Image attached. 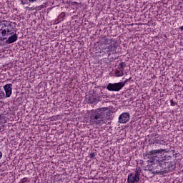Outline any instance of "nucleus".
Returning <instances> with one entry per match:
<instances>
[{"label":"nucleus","instance_id":"f257e3e1","mask_svg":"<svg viewBox=\"0 0 183 183\" xmlns=\"http://www.w3.org/2000/svg\"><path fill=\"white\" fill-rule=\"evenodd\" d=\"M101 45H104V47L101 49L102 52L107 54V56H111L114 54H118V43L114 39H108L105 36L102 37Z\"/></svg>","mask_w":183,"mask_h":183},{"label":"nucleus","instance_id":"f03ea898","mask_svg":"<svg viewBox=\"0 0 183 183\" xmlns=\"http://www.w3.org/2000/svg\"><path fill=\"white\" fill-rule=\"evenodd\" d=\"M107 108H99L93 110L90 114V122L93 125H102L105 124V112Z\"/></svg>","mask_w":183,"mask_h":183},{"label":"nucleus","instance_id":"7ed1b4c3","mask_svg":"<svg viewBox=\"0 0 183 183\" xmlns=\"http://www.w3.org/2000/svg\"><path fill=\"white\" fill-rule=\"evenodd\" d=\"M132 79V77L126 79L124 81H120L119 83H109L107 86V89L112 92H119L122 88L125 86L127 82H129Z\"/></svg>","mask_w":183,"mask_h":183},{"label":"nucleus","instance_id":"20e7f679","mask_svg":"<svg viewBox=\"0 0 183 183\" xmlns=\"http://www.w3.org/2000/svg\"><path fill=\"white\" fill-rule=\"evenodd\" d=\"M165 159L159 160L158 165L162 168L160 170V174H168V169H171V168H174V162L167 160V157H164Z\"/></svg>","mask_w":183,"mask_h":183},{"label":"nucleus","instance_id":"39448f33","mask_svg":"<svg viewBox=\"0 0 183 183\" xmlns=\"http://www.w3.org/2000/svg\"><path fill=\"white\" fill-rule=\"evenodd\" d=\"M161 152H164V149H154L148 152L146 155V157L149 159V160L147 161L148 164H155V162L159 164V161H161V159L158 157V154H161Z\"/></svg>","mask_w":183,"mask_h":183},{"label":"nucleus","instance_id":"423d86ee","mask_svg":"<svg viewBox=\"0 0 183 183\" xmlns=\"http://www.w3.org/2000/svg\"><path fill=\"white\" fill-rule=\"evenodd\" d=\"M142 169L141 167L136 168L134 172L129 173L127 177V183H138L139 182V177H141Z\"/></svg>","mask_w":183,"mask_h":183},{"label":"nucleus","instance_id":"0eeeda50","mask_svg":"<svg viewBox=\"0 0 183 183\" xmlns=\"http://www.w3.org/2000/svg\"><path fill=\"white\" fill-rule=\"evenodd\" d=\"M12 29V24L9 22L6 23V24L0 25V32L3 36L12 35L14 34Z\"/></svg>","mask_w":183,"mask_h":183},{"label":"nucleus","instance_id":"6e6552de","mask_svg":"<svg viewBox=\"0 0 183 183\" xmlns=\"http://www.w3.org/2000/svg\"><path fill=\"white\" fill-rule=\"evenodd\" d=\"M155 164L151 163L147 166L148 169H145L146 175L147 178H152L157 174H161V171L157 169V167L154 166Z\"/></svg>","mask_w":183,"mask_h":183},{"label":"nucleus","instance_id":"1a4fd4ad","mask_svg":"<svg viewBox=\"0 0 183 183\" xmlns=\"http://www.w3.org/2000/svg\"><path fill=\"white\" fill-rule=\"evenodd\" d=\"M131 119V115L128 112H124L119 117V124H127V122H129V119Z\"/></svg>","mask_w":183,"mask_h":183},{"label":"nucleus","instance_id":"9d476101","mask_svg":"<svg viewBox=\"0 0 183 183\" xmlns=\"http://www.w3.org/2000/svg\"><path fill=\"white\" fill-rule=\"evenodd\" d=\"M4 89L6 92V98L11 97V95H12V84H7L4 85Z\"/></svg>","mask_w":183,"mask_h":183},{"label":"nucleus","instance_id":"9b49d317","mask_svg":"<svg viewBox=\"0 0 183 183\" xmlns=\"http://www.w3.org/2000/svg\"><path fill=\"white\" fill-rule=\"evenodd\" d=\"M101 101V97L100 96H96V95H91L88 98V104H98Z\"/></svg>","mask_w":183,"mask_h":183},{"label":"nucleus","instance_id":"f8f14e48","mask_svg":"<svg viewBox=\"0 0 183 183\" xmlns=\"http://www.w3.org/2000/svg\"><path fill=\"white\" fill-rule=\"evenodd\" d=\"M16 41H18V34H14L6 40V44H14V42H16Z\"/></svg>","mask_w":183,"mask_h":183},{"label":"nucleus","instance_id":"ddd939ff","mask_svg":"<svg viewBox=\"0 0 183 183\" xmlns=\"http://www.w3.org/2000/svg\"><path fill=\"white\" fill-rule=\"evenodd\" d=\"M64 18H65V13L61 12L57 17L56 24H59V22H62V21H64Z\"/></svg>","mask_w":183,"mask_h":183},{"label":"nucleus","instance_id":"4468645a","mask_svg":"<svg viewBox=\"0 0 183 183\" xmlns=\"http://www.w3.org/2000/svg\"><path fill=\"white\" fill-rule=\"evenodd\" d=\"M38 0H20V2L22 5H26L29 4V2H36Z\"/></svg>","mask_w":183,"mask_h":183},{"label":"nucleus","instance_id":"2eb2a0df","mask_svg":"<svg viewBox=\"0 0 183 183\" xmlns=\"http://www.w3.org/2000/svg\"><path fill=\"white\" fill-rule=\"evenodd\" d=\"M115 76H124V72H122V71L118 70V71L115 73Z\"/></svg>","mask_w":183,"mask_h":183},{"label":"nucleus","instance_id":"dca6fc26","mask_svg":"<svg viewBox=\"0 0 183 183\" xmlns=\"http://www.w3.org/2000/svg\"><path fill=\"white\" fill-rule=\"evenodd\" d=\"M159 137H156L153 139V144H159L160 140L158 139Z\"/></svg>","mask_w":183,"mask_h":183},{"label":"nucleus","instance_id":"f3484780","mask_svg":"<svg viewBox=\"0 0 183 183\" xmlns=\"http://www.w3.org/2000/svg\"><path fill=\"white\" fill-rule=\"evenodd\" d=\"M119 66H120V68H124L125 66H127V64H125V62H121L119 64Z\"/></svg>","mask_w":183,"mask_h":183},{"label":"nucleus","instance_id":"a211bd4d","mask_svg":"<svg viewBox=\"0 0 183 183\" xmlns=\"http://www.w3.org/2000/svg\"><path fill=\"white\" fill-rule=\"evenodd\" d=\"M4 97H5V93H4L0 89V99H2Z\"/></svg>","mask_w":183,"mask_h":183},{"label":"nucleus","instance_id":"6ab92c4d","mask_svg":"<svg viewBox=\"0 0 183 183\" xmlns=\"http://www.w3.org/2000/svg\"><path fill=\"white\" fill-rule=\"evenodd\" d=\"M170 105L171 107H175L177 105V103L174 102V99L170 100Z\"/></svg>","mask_w":183,"mask_h":183},{"label":"nucleus","instance_id":"aec40b11","mask_svg":"<svg viewBox=\"0 0 183 183\" xmlns=\"http://www.w3.org/2000/svg\"><path fill=\"white\" fill-rule=\"evenodd\" d=\"M97 154L96 153H92L89 154V157L91 158V159H94V158H95Z\"/></svg>","mask_w":183,"mask_h":183},{"label":"nucleus","instance_id":"412c9836","mask_svg":"<svg viewBox=\"0 0 183 183\" xmlns=\"http://www.w3.org/2000/svg\"><path fill=\"white\" fill-rule=\"evenodd\" d=\"M160 145H166L167 142L165 140H160L159 143Z\"/></svg>","mask_w":183,"mask_h":183},{"label":"nucleus","instance_id":"4be33fe9","mask_svg":"<svg viewBox=\"0 0 183 183\" xmlns=\"http://www.w3.org/2000/svg\"><path fill=\"white\" fill-rule=\"evenodd\" d=\"M124 67H119V71H120L121 72H123V74H124Z\"/></svg>","mask_w":183,"mask_h":183},{"label":"nucleus","instance_id":"5701e85b","mask_svg":"<svg viewBox=\"0 0 183 183\" xmlns=\"http://www.w3.org/2000/svg\"><path fill=\"white\" fill-rule=\"evenodd\" d=\"M170 152H171L172 154H173V156L177 155V154L175 153V150H172V151H170Z\"/></svg>","mask_w":183,"mask_h":183},{"label":"nucleus","instance_id":"b1692460","mask_svg":"<svg viewBox=\"0 0 183 183\" xmlns=\"http://www.w3.org/2000/svg\"><path fill=\"white\" fill-rule=\"evenodd\" d=\"M21 182H22V183L26 182V178L22 179H21Z\"/></svg>","mask_w":183,"mask_h":183},{"label":"nucleus","instance_id":"393cba45","mask_svg":"<svg viewBox=\"0 0 183 183\" xmlns=\"http://www.w3.org/2000/svg\"><path fill=\"white\" fill-rule=\"evenodd\" d=\"M44 9V5L43 4L39 6V9Z\"/></svg>","mask_w":183,"mask_h":183},{"label":"nucleus","instance_id":"a878e982","mask_svg":"<svg viewBox=\"0 0 183 183\" xmlns=\"http://www.w3.org/2000/svg\"><path fill=\"white\" fill-rule=\"evenodd\" d=\"M179 29H180L181 31H182V30H183V26H179Z\"/></svg>","mask_w":183,"mask_h":183},{"label":"nucleus","instance_id":"bb28decb","mask_svg":"<svg viewBox=\"0 0 183 183\" xmlns=\"http://www.w3.org/2000/svg\"><path fill=\"white\" fill-rule=\"evenodd\" d=\"M2 158V152L0 151V159Z\"/></svg>","mask_w":183,"mask_h":183},{"label":"nucleus","instance_id":"cd10ccee","mask_svg":"<svg viewBox=\"0 0 183 183\" xmlns=\"http://www.w3.org/2000/svg\"><path fill=\"white\" fill-rule=\"evenodd\" d=\"M13 31H14L15 32H16V30H15V29H13Z\"/></svg>","mask_w":183,"mask_h":183},{"label":"nucleus","instance_id":"c85d7f7f","mask_svg":"<svg viewBox=\"0 0 183 183\" xmlns=\"http://www.w3.org/2000/svg\"><path fill=\"white\" fill-rule=\"evenodd\" d=\"M157 167H159V165L157 164Z\"/></svg>","mask_w":183,"mask_h":183},{"label":"nucleus","instance_id":"c756f323","mask_svg":"<svg viewBox=\"0 0 183 183\" xmlns=\"http://www.w3.org/2000/svg\"><path fill=\"white\" fill-rule=\"evenodd\" d=\"M169 158H171V156H169Z\"/></svg>","mask_w":183,"mask_h":183},{"label":"nucleus","instance_id":"7c9ffc66","mask_svg":"<svg viewBox=\"0 0 183 183\" xmlns=\"http://www.w3.org/2000/svg\"><path fill=\"white\" fill-rule=\"evenodd\" d=\"M0 131H1V127H0Z\"/></svg>","mask_w":183,"mask_h":183}]
</instances>
